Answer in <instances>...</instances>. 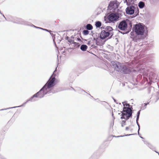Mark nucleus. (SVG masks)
<instances>
[{"instance_id": "nucleus-1", "label": "nucleus", "mask_w": 159, "mask_h": 159, "mask_svg": "<svg viewBox=\"0 0 159 159\" xmlns=\"http://www.w3.org/2000/svg\"><path fill=\"white\" fill-rule=\"evenodd\" d=\"M51 93L50 92L48 91L47 89H46L44 87H43L37 93L34 95L32 97H31L29 99L27 100V101L24 103L22 105L18 106L13 107H11L8 109L12 108H15L16 107H21L23 105L26 104L29 101H34L37 100L36 98L34 99V98H43L45 95L47 94H49Z\"/></svg>"}, {"instance_id": "nucleus-2", "label": "nucleus", "mask_w": 159, "mask_h": 159, "mask_svg": "<svg viewBox=\"0 0 159 159\" xmlns=\"http://www.w3.org/2000/svg\"><path fill=\"white\" fill-rule=\"evenodd\" d=\"M53 75L50 77L48 81L43 86L51 93H54L57 92L58 91L56 90L53 87L56 84L55 80L56 79L54 76H53Z\"/></svg>"}, {"instance_id": "nucleus-3", "label": "nucleus", "mask_w": 159, "mask_h": 159, "mask_svg": "<svg viewBox=\"0 0 159 159\" xmlns=\"http://www.w3.org/2000/svg\"><path fill=\"white\" fill-rule=\"evenodd\" d=\"M122 104L124 106V107L122 111L121 112L122 114L121 117L120 118L121 119H124L126 120H127L129 118L132 117V112L129 109L125 107L126 104H127L126 102H122Z\"/></svg>"}, {"instance_id": "nucleus-4", "label": "nucleus", "mask_w": 159, "mask_h": 159, "mask_svg": "<svg viewBox=\"0 0 159 159\" xmlns=\"http://www.w3.org/2000/svg\"><path fill=\"white\" fill-rule=\"evenodd\" d=\"M144 26L141 23L136 24L133 29L135 32L138 35H143L145 32Z\"/></svg>"}, {"instance_id": "nucleus-5", "label": "nucleus", "mask_w": 159, "mask_h": 159, "mask_svg": "<svg viewBox=\"0 0 159 159\" xmlns=\"http://www.w3.org/2000/svg\"><path fill=\"white\" fill-rule=\"evenodd\" d=\"M1 14L2 16L5 18V19L8 21H11L13 22L14 23H16L18 24H20L21 25H30V23L25 21L22 19L20 18H15L14 20H7L6 17L4 16L3 14H2L1 12Z\"/></svg>"}, {"instance_id": "nucleus-6", "label": "nucleus", "mask_w": 159, "mask_h": 159, "mask_svg": "<svg viewBox=\"0 0 159 159\" xmlns=\"http://www.w3.org/2000/svg\"><path fill=\"white\" fill-rule=\"evenodd\" d=\"M127 14L132 15L134 14V11L136 15L138 14L139 11L138 7L133 5L128 7L126 9Z\"/></svg>"}, {"instance_id": "nucleus-7", "label": "nucleus", "mask_w": 159, "mask_h": 159, "mask_svg": "<svg viewBox=\"0 0 159 159\" xmlns=\"http://www.w3.org/2000/svg\"><path fill=\"white\" fill-rule=\"evenodd\" d=\"M119 5V3L116 0L111 1L108 5V9L111 10H114L118 7Z\"/></svg>"}, {"instance_id": "nucleus-8", "label": "nucleus", "mask_w": 159, "mask_h": 159, "mask_svg": "<svg viewBox=\"0 0 159 159\" xmlns=\"http://www.w3.org/2000/svg\"><path fill=\"white\" fill-rule=\"evenodd\" d=\"M111 63L112 66L114 68L115 70L117 71L120 72L123 64L117 61H112Z\"/></svg>"}, {"instance_id": "nucleus-9", "label": "nucleus", "mask_w": 159, "mask_h": 159, "mask_svg": "<svg viewBox=\"0 0 159 159\" xmlns=\"http://www.w3.org/2000/svg\"><path fill=\"white\" fill-rule=\"evenodd\" d=\"M120 72L122 74H129L131 70L130 68L128 66L123 64Z\"/></svg>"}, {"instance_id": "nucleus-10", "label": "nucleus", "mask_w": 159, "mask_h": 159, "mask_svg": "<svg viewBox=\"0 0 159 159\" xmlns=\"http://www.w3.org/2000/svg\"><path fill=\"white\" fill-rule=\"evenodd\" d=\"M127 23L125 20L121 21L119 24L118 28L121 30H125L127 27Z\"/></svg>"}, {"instance_id": "nucleus-11", "label": "nucleus", "mask_w": 159, "mask_h": 159, "mask_svg": "<svg viewBox=\"0 0 159 159\" xmlns=\"http://www.w3.org/2000/svg\"><path fill=\"white\" fill-rule=\"evenodd\" d=\"M108 19L111 22L116 21L118 19L119 17L117 14L116 13H111L108 16Z\"/></svg>"}, {"instance_id": "nucleus-12", "label": "nucleus", "mask_w": 159, "mask_h": 159, "mask_svg": "<svg viewBox=\"0 0 159 159\" xmlns=\"http://www.w3.org/2000/svg\"><path fill=\"white\" fill-rule=\"evenodd\" d=\"M110 35L109 33L103 30L101 33L100 37L101 39H103Z\"/></svg>"}, {"instance_id": "nucleus-13", "label": "nucleus", "mask_w": 159, "mask_h": 159, "mask_svg": "<svg viewBox=\"0 0 159 159\" xmlns=\"http://www.w3.org/2000/svg\"><path fill=\"white\" fill-rule=\"evenodd\" d=\"M106 32H108V33H110V38H111L112 36L113 35V29L110 26H107L105 28V30H104Z\"/></svg>"}, {"instance_id": "nucleus-14", "label": "nucleus", "mask_w": 159, "mask_h": 159, "mask_svg": "<svg viewBox=\"0 0 159 159\" xmlns=\"http://www.w3.org/2000/svg\"><path fill=\"white\" fill-rule=\"evenodd\" d=\"M73 38H74V37L73 36H71V39L69 40L68 42L71 44H74V46L75 48L79 47L80 45L78 43L75 42V40L72 39Z\"/></svg>"}, {"instance_id": "nucleus-15", "label": "nucleus", "mask_w": 159, "mask_h": 159, "mask_svg": "<svg viewBox=\"0 0 159 159\" xmlns=\"http://www.w3.org/2000/svg\"><path fill=\"white\" fill-rule=\"evenodd\" d=\"M148 68H150L151 70H152L153 69V66L150 67L149 66H146L145 68H141V69H140V71H141L142 72V70H143L144 71V72L145 73V74H146L147 75H148L150 72L149 69Z\"/></svg>"}, {"instance_id": "nucleus-16", "label": "nucleus", "mask_w": 159, "mask_h": 159, "mask_svg": "<svg viewBox=\"0 0 159 159\" xmlns=\"http://www.w3.org/2000/svg\"><path fill=\"white\" fill-rule=\"evenodd\" d=\"M134 0H125L124 1V2L126 3V4L128 6H129L130 5L134 3Z\"/></svg>"}, {"instance_id": "nucleus-17", "label": "nucleus", "mask_w": 159, "mask_h": 159, "mask_svg": "<svg viewBox=\"0 0 159 159\" xmlns=\"http://www.w3.org/2000/svg\"><path fill=\"white\" fill-rule=\"evenodd\" d=\"M87 46L85 44L82 45L80 46V49L82 51H85L87 49Z\"/></svg>"}, {"instance_id": "nucleus-18", "label": "nucleus", "mask_w": 159, "mask_h": 159, "mask_svg": "<svg viewBox=\"0 0 159 159\" xmlns=\"http://www.w3.org/2000/svg\"><path fill=\"white\" fill-rule=\"evenodd\" d=\"M145 5L144 2L142 1L140 2L138 4L139 7L141 9L143 8Z\"/></svg>"}, {"instance_id": "nucleus-19", "label": "nucleus", "mask_w": 159, "mask_h": 159, "mask_svg": "<svg viewBox=\"0 0 159 159\" xmlns=\"http://www.w3.org/2000/svg\"><path fill=\"white\" fill-rule=\"evenodd\" d=\"M148 146L152 150L154 151H155L156 152L158 153L159 154V153L156 151H155V148L154 147L153 145H152V144H151L150 143H148Z\"/></svg>"}, {"instance_id": "nucleus-20", "label": "nucleus", "mask_w": 159, "mask_h": 159, "mask_svg": "<svg viewBox=\"0 0 159 159\" xmlns=\"http://www.w3.org/2000/svg\"><path fill=\"white\" fill-rule=\"evenodd\" d=\"M154 90V88L152 87H149L148 89V93H150L152 92Z\"/></svg>"}, {"instance_id": "nucleus-21", "label": "nucleus", "mask_w": 159, "mask_h": 159, "mask_svg": "<svg viewBox=\"0 0 159 159\" xmlns=\"http://www.w3.org/2000/svg\"><path fill=\"white\" fill-rule=\"evenodd\" d=\"M86 28L88 30H91L93 29V27L91 24H88L86 25Z\"/></svg>"}, {"instance_id": "nucleus-22", "label": "nucleus", "mask_w": 159, "mask_h": 159, "mask_svg": "<svg viewBox=\"0 0 159 159\" xmlns=\"http://www.w3.org/2000/svg\"><path fill=\"white\" fill-rule=\"evenodd\" d=\"M102 25L101 22L99 21H97L95 23V26L97 28L100 27Z\"/></svg>"}, {"instance_id": "nucleus-23", "label": "nucleus", "mask_w": 159, "mask_h": 159, "mask_svg": "<svg viewBox=\"0 0 159 159\" xmlns=\"http://www.w3.org/2000/svg\"><path fill=\"white\" fill-rule=\"evenodd\" d=\"M78 92L80 93L83 94V93H86V92L83 90L80 89L77 90Z\"/></svg>"}, {"instance_id": "nucleus-24", "label": "nucleus", "mask_w": 159, "mask_h": 159, "mask_svg": "<svg viewBox=\"0 0 159 159\" xmlns=\"http://www.w3.org/2000/svg\"><path fill=\"white\" fill-rule=\"evenodd\" d=\"M83 33L84 35H87L89 34V31L87 30H84L83 31Z\"/></svg>"}, {"instance_id": "nucleus-25", "label": "nucleus", "mask_w": 159, "mask_h": 159, "mask_svg": "<svg viewBox=\"0 0 159 159\" xmlns=\"http://www.w3.org/2000/svg\"><path fill=\"white\" fill-rule=\"evenodd\" d=\"M126 120H122L121 123V126L122 127H123L125 125H126Z\"/></svg>"}, {"instance_id": "nucleus-26", "label": "nucleus", "mask_w": 159, "mask_h": 159, "mask_svg": "<svg viewBox=\"0 0 159 159\" xmlns=\"http://www.w3.org/2000/svg\"><path fill=\"white\" fill-rule=\"evenodd\" d=\"M125 107H127L132 112V108L130 107V105L129 104L127 103L126 104Z\"/></svg>"}, {"instance_id": "nucleus-27", "label": "nucleus", "mask_w": 159, "mask_h": 159, "mask_svg": "<svg viewBox=\"0 0 159 159\" xmlns=\"http://www.w3.org/2000/svg\"><path fill=\"white\" fill-rule=\"evenodd\" d=\"M155 96L157 100L159 99V92H158L157 93Z\"/></svg>"}, {"instance_id": "nucleus-28", "label": "nucleus", "mask_w": 159, "mask_h": 159, "mask_svg": "<svg viewBox=\"0 0 159 159\" xmlns=\"http://www.w3.org/2000/svg\"><path fill=\"white\" fill-rule=\"evenodd\" d=\"M146 106H147V104H145V103L142 104V109L144 110V109H145L146 108Z\"/></svg>"}, {"instance_id": "nucleus-29", "label": "nucleus", "mask_w": 159, "mask_h": 159, "mask_svg": "<svg viewBox=\"0 0 159 159\" xmlns=\"http://www.w3.org/2000/svg\"><path fill=\"white\" fill-rule=\"evenodd\" d=\"M136 123H137L139 129H138V134H139V131L140 130V125L138 123V121H137V122H136Z\"/></svg>"}, {"instance_id": "nucleus-30", "label": "nucleus", "mask_w": 159, "mask_h": 159, "mask_svg": "<svg viewBox=\"0 0 159 159\" xmlns=\"http://www.w3.org/2000/svg\"><path fill=\"white\" fill-rule=\"evenodd\" d=\"M30 26L32 27H34L35 28H36L39 29V27H36V26H34V25L32 24L31 23H30Z\"/></svg>"}, {"instance_id": "nucleus-31", "label": "nucleus", "mask_w": 159, "mask_h": 159, "mask_svg": "<svg viewBox=\"0 0 159 159\" xmlns=\"http://www.w3.org/2000/svg\"><path fill=\"white\" fill-rule=\"evenodd\" d=\"M143 141L144 142V143L145 144H146L147 146H148V143H149L147 141Z\"/></svg>"}, {"instance_id": "nucleus-32", "label": "nucleus", "mask_w": 159, "mask_h": 159, "mask_svg": "<svg viewBox=\"0 0 159 159\" xmlns=\"http://www.w3.org/2000/svg\"><path fill=\"white\" fill-rule=\"evenodd\" d=\"M75 36H73L74 37V38H72V39H75V41H77V37H75Z\"/></svg>"}, {"instance_id": "nucleus-33", "label": "nucleus", "mask_w": 159, "mask_h": 159, "mask_svg": "<svg viewBox=\"0 0 159 159\" xmlns=\"http://www.w3.org/2000/svg\"><path fill=\"white\" fill-rule=\"evenodd\" d=\"M140 110H139L138 112L137 116H139V115L140 114Z\"/></svg>"}, {"instance_id": "nucleus-34", "label": "nucleus", "mask_w": 159, "mask_h": 159, "mask_svg": "<svg viewBox=\"0 0 159 159\" xmlns=\"http://www.w3.org/2000/svg\"><path fill=\"white\" fill-rule=\"evenodd\" d=\"M139 116H137V118H136V122H137V121H138L139 119Z\"/></svg>"}, {"instance_id": "nucleus-35", "label": "nucleus", "mask_w": 159, "mask_h": 159, "mask_svg": "<svg viewBox=\"0 0 159 159\" xmlns=\"http://www.w3.org/2000/svg\"><path fill=\"white\" fill-rule=\"evenodd\" d=\"M43 30H45V31H48V32H51V31L50 30H48L47 29H43Z\"/></svg>"}, {"instance_id": "nucleus-36", "label": "nucleus", "mask_w": 159, "mask_h": 159, "mask_svg": "<svg viewBox=\"0 0 159 159\" xmlns=\"http://www.w3.org/2000/svg\"><path fill=\"white\" fill-rule=\"evenodd\" d=\"M81 41V40L79 38H77V41Z\"/></svg>"}, {"instance_id": "nucleus-37", "label": "nucleus", "mask_w": 159, "mask_h": 159, "mask_svg": "<svg viewBox=\"0 0 159 159\" xmlns=\"http://www.w3.org/2000/svg\"><path fill=\"white\" fill-rule=\"evenodd\" d=\"M66 39L67 40H68V41L69 40L71 39V38L70 39L68 37H66Z\"/></svg>"}, {"instance_id": "nucleus-38", "label": "nucleus", "mask_w": 159, "mask_h": 159, "mask_svg": "<svg viewBox=\"0 0 159 159\" xmlns=\"http://www.w3.org/2000/svg\"><path fill=\"white\" fill-rule=\"evenodd\" d=\"M91 41H89L88 42V43H87V44H88V45H89V44H90V43H91Z\"/></svg>"}, {"instance_id": "nucleus-39", "label": "nucleus", "mask_w": 159, "mask_h": 159, "mask_svg": "<svg viewBox=\"0 0 159 159\" xmlns=\"http://www.w3.org/2000/svg\"><path fill=\"white\" fill-rule=\"evenodd\" d=\"M124 136H114L115 137H123Z\"/></svg>"}, {"instance_id": "nucleus-40", "label": "nucleus", "mask_w": 159, "mask_h": 159, "mask_svg": "<svg viewBox=\"0 0 159 159\" xmlns=\"http://www.w3.org/2000/svg\"><path fill=\"white\" fill-rule=\"evenodd\" d=\"M129 129V127H126L125 128V129L126 130H128Z\"/></svg>"}, {"instance_id": "nucleus-41", "label": "nucleus", "mask_w": 159, "mask_h": 159, "mask_svg": "<svg viewBox=\"0 0 159 159\" xmlns=\"http://www.w3.org/2000/svg\"><path fill=\"white\" fill-rule=\"evenodd\" d=\"M133 134H127V135H126L125 136H129L131 135H133Z\"/></svg>"}, {"instance_id": "nucleus-42", "label": "nucleus", "mask_w": 159, "mask_h": 159, "mask_svg": "<svg viewBox=\"0 0 159 159\" xmlns=\"http://www.w3.org/2000/svg\"><path fill=\"white\" fill-rule=\"evenodd\" d=\"M112 98H113V99L114 100V101L115 102H116V100L115 99H114V98L113 97H112Z\"/></svg>"}, {"instance_id": "nucleus-43", "label": "nucleus", "mask_w": 159, "mask_h": 159, "mask_svg": "<svg viewBox=\"0 0 159 159\" xmlns=\"http://www.w3.org/2000/svg\"><path fill=\"white\" fill-rule=\"evenodd\" d=\"M39 29H41V30H43V29H43V28H41V27H39Z\"/></svg>"}, {"instance_id": "nucleus-44", "label": "nucleus", "mask_w": 159, "mask_h": 159, "mask_svg": "<svg viewBox=\"0 0 159 159\" xmlns=\"http://www.w3.org/2000/svg\"><path fill=\"white\" fill-rule=\"evenodd\" d=\"M149 102H148L147 103H145V104H147V105L148 104H149Z\"/></svg>"}, {"instance_id": "nucleus-45", "label": "nucleus", "mask_w": 159, "mask_h": 159, "mask_svg": "<svg viewBox=\"0 0 159 159\" xmlns=\"http://www.w3.org/2000/svg\"><path fill=\"white\" fill-rule=\"evenodd\" d=\"M119 32H120L121 33L123 34H125V33H122V32L119 31Z\"/></svg>"}, {"instance_id": "nucleus-46", "label": "nucleus", "mask_w": 159, "mask_h": 159, "mask_svg": "<svg viewBox=\"0 0 159 159\" xmlns=\"http://www.w3.org/2000/svg\"><path fill=\"white\" fill-rule=\"evenodd\" d=\"M140 138H141L142 139H143V138L142 137H140Z\"/></svg>"}, {"instance_id": "nucleus-47", "label": "nucleus", "mask_w": 159, "mask_h": 159, "mask_svg": "<svg viewBox=\"0 0 159 159\" xmlns=\"http://www.w3.org/2000/svg\"><path fill=\"white\" fill-rule=\"evenodd\" d=\"M1 159H5V158H1Z\"/></svg>"}, {"instance_id": "nucleus-48", "label": "nucleus", "mask_w": 159, "mask_h": 159, "mask_svg": "<svg viewBox=\"0 0 159 159\" xmlns=\"http://www.w3.org/2000/svg\"><path fill=\"white\" fill-rule=\"evenodd\" d=\"M4 110V109H1V110Z\"/></svg>"}, {"instance_id": "nucleus-49", "label": "nucleus", "mask_w": 159, "mask_h": 159, "mask_svg": "<svg viewBox=\"0 0 159 159\" xmlns=\"http://www.w3.org/2000/svg\"><path fill=\"white\" fill-rule=\"evenodd\" d=\"M56 70H54V72H55L56 71Z\"/></svg>"}]
</instances>
